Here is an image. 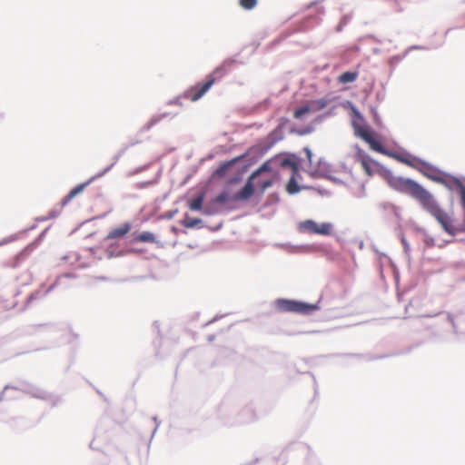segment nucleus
<instances>
[{"instance_id": "obj_15", "label": "nucleus", "mask_w": 465, "mask_h": 465, "mask_svg": "<svg viewBox=\"0 0 465 465\" xmlns=\"http://www.w3.org/2000/svg\"><path fill=\"white\" fill-rule=\"evenodd\" d=\"M314 109L313 107L312 106V104H307V105H304L302 107H300L298 109H296L293 113V116L294 118L296 119H301L302 118L305 114L311 113V112H313Z\"/></svg>"}, {"instance_id": "obj_7", "label": "nucleus", "mask_w": 465, "mask_h": 465, "mask_svg": "<svg viewBox=\"0 0 465 465\" xmlns=\"http://www.w3.org/2000/svg\"><path fill=\"white\" fill-rule=\"evenodd\" d=\"M254 179H251V176L249 177L247 183L243 186V188L236 193L234 196H232V200L234 201H243L247 200L250 197H252L254 193V185L253 181Z\"/></svg>"}, {"instance_id": "obj_8", "label": "nucleus", "mask_w": 465, "mask_h": 465, "mask_svg": "<svg viewBox=\"0 0 465 465\" xmlns=\"http://www.w3.org/2000/svg\"><path fill=\"white\" fill-rule=\"evenodd\" d=\"M131 230V224L126 223L120 227L113 229L107 235L106 239L113 240V239H120L125 236Z\"/></svg>"}, {"instance_id": "obj_4", "label": "nucleus", "mask_w": 465, "mask_h": 465, "mask_svg": "<svg viewBox=\"0 0 465 465\" xmlns=\"http://www.w3.org/2000/svg\"><path fill=\"white\" fill-rule=\"evenodd\" d=\"M301 232L311 234L331 235L332 232V224L331 223H317L312 220H306L299 223Z\"/></svg>"}, {"instance_id": "obj_14", "label": "nucleus", "mask_w": 465, "mask_h": 465, "mask_svg": "<svg viewBox=\"0 0 465 465\" xmlns=\"http://www.w3.org/2000/svg\"><path fill=\"white\" fill-rule=\"evenodd\" d=\"M298 174H294V173H292V177L290 178L287 185H286V190L289 193L291 194H293V193H296L300 191V187L298 186L297 183H296V176Z\"/></svg>"}, {"instance_id": "obj_13", "label": "nucleus", "mask_w": 465, "mask_h": 465, "mask_svg": "<svg viewBox=\"0 0 465 465\" xmlns=\"http://www.w3.org/2000/svg\"><path fill=\"white\" fill-rule=\"evenodd\" d=\"M203 221L199 218H193L189 215H185L181 222L182 225L186 228H194L202 224Z\"/></svg>"}, {"instance_id": "obj_11", "label": "nucleus", "mask_w": 465, "mask_h": 465, "mask_svg": "<svg viewBox=\"0 0 465 465\" xmlns=\"http://www.w3.org/2000/svg\"><path fill=\"white\" fill-rule=\"evenodd\" d=\"M359 76V73L355 72H345L338 77V81L341 84L353 83Z\"/></svg>"}, {"instance_id": "obj_24", "label": "nucleus", "mask_w": 465, "mask_h": 465, "mask_svg": "<svg viewBox=\"0 0 465 465\" xmlns=\"http://www.w3.org/2000/svg\"><path fill=\"white\" fill-rule=\"evenodd\" d=\"M400 0H395V4L399 5Z\"/></svg>"}, {"instance_id": "obj_18", "label": "nucleus", "mask_w": 465, "mask_h": 465, "mask_svg": "<svg viewBox=\"0 0 465 465\" xmlns=\"http://www.w3.org/2000/svg\"><path fill=\"white\" fill-rule=\"evenodd\" d=\"M232 197L230 196L229 193L223 192L215 197L213 202L218 204H224L229 202Z\"/></svg>"}, {"instance_id": "obj_2", "label": "nucleus", "mask_w": 465, "mask_h": 465, "mask_svg": "<svg viewBox=\"0 0 465 465\" xmlns=\"http://www.w3.org/2000/svg\"><path fill=\"white\" fill-rule=\"evenodd\" d=\"M353 126L355 130V134L361 137L366 143H368L370 147L373 151L382 153L384 155L391 156L393 159L397 160L398 162L402 163L410 167H412L429 176L427 172L431 169V166L425 161H422L418 157H415L409 153H391L383 147L381 142L377 141L374 138L373 134L367 127L361 126L355 123L353 124Z\"/></svg>"}, {"instance_id": "obj_21", "label": "nucleus", "mask_w": 465, "mask_h": 465, "mask_svg": "<svg viewBox=\"0 0 465 465\" xmlns=\"http://www.w3.org/2000/svg\"><path fill=\"white\" fill-rule=\"evenodd\" d=\"M273 183H274L273 178L262 179L259 183V186H260L262 192H264L266 189L271 187L273 184Z\"/></svg>"}, {"instance_id": "obj_5", "label": "nucleus", "mask_w": 465, "mask_h": 465, "mask_svg": "<svg viewBox=\"0 0 465 465\" xmlns=\"http://www.w3.org/2000/svg\"><path fill=\"white\" fill-rule=\"evenodd\" d=\"M215 78L210 76L209 79L203 84H197L194 86L191 87L185 92L184 96L193 101L195 102L199 100L214 84Z\"/></svg>"}, {"instance_id": "obj_23", "label": "nucleus", "mask_w": 465, "mask_h": 465, "mask_svg": "<svg viewBox=\"0 0 465 465\" xmlns=\"http://www.w3.org/2000/svg\"><path fill=\"white\" fill-rule=\"evenodd\" d=\"M424 242L428 247H432L436 245V242L433 238L426 236L424 239Z\"/></svg>"}, {"instance_id": "obj_1", "label": "nucleus", "mask_w": 465, "mask_h": 465, "mask_svg": "<svg viewBox=\"0 0 465 465\" xmlns=\"http://www.w3.org/2000/svg\"><path fill=\"white\" fill-rule=\"evenodd\" d=\"M391 184L396 190L409 193L416 199L422 208L437 220L447 233L452 236L456 234L457 229L453 225L450 215L440 208L434 197L421 185L405 178H396L391 182Z\"/></svg>"}, {"instance_id": "obj_12", "label": "nucleus", "mask_w": 465, "mask_h": 465, "mask_svg": "<svg viewBox=\"0 0 465 465\" xmlns=\"http://www.w3.org/2000/svg\"><path fill=\"white\" fill-rule=\"evenodd\" d=\"M204 200V193L199 194L194 199L189 201L188 206L192 211H201Z\"/></svg>"}, {"instance_id": "obj_6", "label": "nucleus", "mask_w": 465, "mask_h": 465, "mask_svg": "<svg viewBox=\"0 0 465 465\" xmlns=\"http://www.w3.org/2000/svg\"><path fill=\"white\" fill-rule=\"evenodd\" d=\"M355 161L360 163L364 172L368 176L373 174L374 162L372 159L361 148L357 149L355 154Z\"/></svg>"}, {"instance_id": "obj_19", "label": "nucleus", "mask_w": 465, "mask_h": 465, "mask_svg": "<svg viewBox=\"0 0 465 465\" xmlns=\"http://www.w3.org/2000/svg\"><path fill=\"white\" fill-rule=\"evenodd\" d=\"M282 166H289L294 174H299L298 164L290 159L282 160Z\"/></svg>"}, {"instance_id": "obj_17", "label": "nucleus", "mask_w": 465, "mask_h": 465, "mask_svg": "<svg viewBox=\"0 0 465 465\" xmlns=\"http://www.w3.org/2000/svg\"><path fill=\"white\" fill-rule=\"evenodd\" d=\"M271 171V164L269 162L263 163L256 171H254L252 175L251 179H255L256 177L260 176L264 172H270Z\"/></svg>"}, {"instance_id": "obj_10", "label": "nucleus", "mask_w": 465, "mask_h": 465, "mask_svg": "<svg viewBox=\"0 0 465 465\" xmlns=\"http://www.w3.org/2000/svg\"><path fill=\"white\" fill-rule=\"evenodd\" d=\"M134 242H155V235L151 232H143L134 236Z\"/></svg>"}, {"instance_id": "obj_16", "label": "nucleus", "mask_w": 465, "mask_h": 465, "mask_svg": "<svg viewBox=\"0 0 465 465\" xmlns=\"http://www.w3.org/2000/svg\"><path fill=\"white\" fill-rule=\"evenodd\" d=\"M242 157H236L229 162H226L224 163H223L222 165H220L217 170H216V174L220 175V176H223L224 175V173H226L227 169L232 166L233 163H235L236 162H238Z\"/></svg>"}, {"instance_id": "obj_22", "label": "nucleus", "mask_w": 465, "mask_h": 465, "mask_svg": "<svg viewBox=\"0 0 465 465\" xmlns=\"http://www.w3.org/2000/svg\"><path fill=\"white\" fill-rule=\"evenodd\" d=\"M326 105L327 102L323 99L312 102V106L313 107L314 111L323 109Z\"/></svg>"}, {"instance_id": "obj_9", "label": "nucleus", "mask_w": 465, "mask_h": 465, "mask_svg": "<svg viewBox=\"0 0 465 465\" xmlns=\"http://www.w3.org/2000/svg\"><path fill=\"white\" fill-rule=\"evenodd\" d=\"M89 183H81L70 191V193L63 199V205L67 204L73 198L81 193Z\"/></svg>"}, {"instance_id": "obj_3", "label": "nucleus", "mask_w": 465, "mask_h": 465, "mask_svg": "<svg viewBox=\"0 0 465 465\" xmlns=\"http://www.w3.org/2000/svg\"><path fill=\"white\" fill-rule=\"evenodd\" d=\"M276 305L280 312L300 314H310L318 308L314 304L284 299H279L276 302Z\"/></svg>"}, {"instance_id": "obj_20", "label": "nucleus", "mask_w": 465, "mask_h": 465, "mask_svg": "<svg viewBox=\"0 0 465 465\" xmlns=\"http://www.w3.org/2000/svg\"><path fill=\"white\" fill-rule=\"evenodd\" d=\"M257 5V0H240V5L245 10H251Z\"/></svg>"}]
</instances>
